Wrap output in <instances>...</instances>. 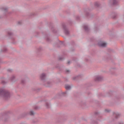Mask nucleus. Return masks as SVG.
<instances>
[{
	"label": "nucleus",
	"instance_id": "nucleus-1",
	"mask_svg": "<svg viewBox=\"0 0 124 124\" xmlns=\"http://www.w3.org/2000/svg\"><path fill=\"white\" fill-rule=\"evenodd\" d=\"M99 46H101V47H106V46L107 45V44L106 43L101 42L99 43Z\"/></svg>",
	"mask_w": 124,
	"mask_h": 124
},
{
	"label": "nucleus",
	"instance_id": "nucleus-2",
	"mask_svg": "<svg viewBox=\"0 0 124 124\" xmlns=\"http://www.w3.org/2000/svg\"><path fill=\"white\" fill-rule=\"evenodd\" d=\"M101 80V78L100 77H96L95 78V81H100Z\"/></svg>",
	"mask_w": 124,
	"mask_h": 124
},
{
	"label": "nucleus",
	"instance_id": "nucleus-3",
	"mask_svg": "<svg viewBox=\"0 0 124 124\" xmlns=\"http://www.w3.org/2000/svg\"><path fill=\"white\" fill-rule=\"evenodd\" d=\"M4 97H9V93L7 92V93H5Z\"/></svg>",
	"mask_w": 124,
	"mask_h": 124
},
{
	"label": "nucleus",
	"instance_id": "nucleus-4",
	"mask_svg": "<svg viewBox=\"0 0 124 124\" xmlns=\"http://www.w3.org/2000/svg\"><path fill=\"white\" fill-rule=\"evenodd\" d=\"M71 88V87L69 85H66L65 86L66 90H70Z\"/></svg>",
	"mask_w": 124,
	"mask_h": 124
},
{
	"label": "nucleus",
	"instance_id": "nucleus-5",
	"mask_svg": "<svg viewBox=\"0 0 124 124\" xmlns=\"http://www.w3.org/2000/svg\"><path fill=\"white\" fill-rule=\"evenodd\" d=\"M84 30H85V31H87L88 30V26H84Z\"/></svg>",
	"mask_w": 124,
	"mask_h": 124
},
{
	"label": "nucleus",
	"instance_id": "nucleus-6",
	"mask_svg": "<svg viewBox=\"0 0 124 124\" xmlns=\"http://www.w3.org/2000/svg\"><path fill=\"white\" fill-rule=\"evenodd\" d=\"M30 115H33V111H30Z\"/></svg>",
	"mask_w": 124,
	"mask_h": 124
},
{
	"label": "nucleus",
	"instance_id": "nucleus-7",
	"mask_svg": "<svg viewBox=\"0 0 124 124\" xmlns=\"http://www.w3.org/2000/svg\"><path fill=\"white\" fill-rule=\"evenodd\" d=\"M45 74H43L41 75V77H45Z\"/></svg>",
	"mask_w": 124,
	"mask_h": 124
},
{
	"label": "nucleus",
	"instance_id": "nucleus-8",
	"mask_svg": "<svg viewBox=\"0 0 124 124\" xmlns=\"http://www.w3.org/2000/svg\"><path fill=\"white\" fill-rule=\"evenodd\" d=\"M4 93V91H0V93Z\"/></svg>",
	"mask_w": 124,
	"mask_h": 124
}]
</instances>
